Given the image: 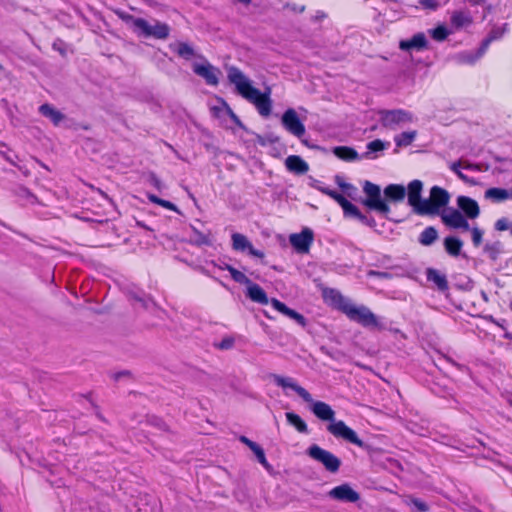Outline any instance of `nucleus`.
I'll use <instances>...</instances> for the list:
<instances>
[{"label":"nucleus","mask_w":512,"mask_h":512,"mask_svg":"<svg viewBox=\"0 0 512 512\" xmlns=\"http://www.w3.org/2000/svg\"><path fill=\"white\" fill-rule=\"evenodd\" d=\"M228 80L235 85L238 93L255 105L259 114L268 117L271 114L272 101L270 99V88L262 93L259 89L251 85L250 80L237 67H231L228 70Z\"/></svg>","instance_id":"obj_1"},{"label":"nucleus","mask_w":512,"mask_h":512,"mask_svg":"<svg viewBox=\"0 0 512 512\" xmlns=\"http://www.w3.org/2000/svg\"><path fill=\"white\" fill-rule=\"evenodd\" d=\"M271 378L274 383L282 388H290L295 391L305 402L312 403L311 410L313 414L322 421H330L332 423L335 420V411L330 405L323 401H313L311 394L302 386L298 385L293 378L284 377L278 374H272Z\"/></svg>","instance_id":"obj_2"},{"label":"nucleus","mask_w":512,"mask_h":512,"mask_svg":"<svg viewBox=\"0 0 512 512\" xmlns=\"http://www.w3.org/2000/svg\"><path fill=\"white\" fill-rule=\"evenodd\" d=\"M363 192L366 195V199L362 201L363 205L370 210L382 214L385 218L390 219L388 217L390 207L382 198L380 186L366 180L363 183Z\"/></svg>","instance_id":"obj_3"},{"label":"nucleus","mask_w":512,"mask_h":512,"mask_svg":"<svg viewBox=\"0 0 512 512\" xmlns=\"http://www.w3.org/2000/svg\"><path fill=\"white\" fill-rule=\"evenodd\" d=\"M450 201V194L447 190L439 186H433L430 189L429 199L424 200V207L422 208L421 216H436L440 215Z\"/></svg>","instance_id":"obj_4"},{"label":"nucleus","mask_w":512,"mask_h":512,"mask_svg":"<svg viewBox=\"0 0 512 512\" xmlns=\"http://www.w3.org/2000/svg\"><path fill=\"white\" fill-rule=\"evenodd\" d=\"M170 27L168 24L154 20L153 23L147 20H137L135 24V34L144 38H155L165 40L170 35Z\"/></svg>","instance_id":"obj_5"},{"label":"nucleus","mask_w":512,"mask_h":512,"mask_svg":"<svg viewBox=\"0 0 512 512\" xmlns=\"http://www.w3.org/2000/svg\"><path fill=\"white\" fill-rule=\"evenodd\" d=\"M306 454L312 460L322 464L323 467L332 474L337 473L340 469V458L317 444L310 445L306 450Z\"/></svg>","instance_id":"obj_6"},{"label":"nucleus","mask_w":512,"mask_h":512,"mask_svg":"<svg viewBox=\"0 0 512 512\" xmlns=\"http://www.w3.org/2000/svg\"><path fill=\"white\" fill-rule=\"evenodd\" d=\"M327 430L336 438H341L349 443H352L360 447L361 449L369 453L372 451V446L362 441L358 437L357 433L353 429L348 427L342 420H334L327 426Z\"/></svg>","instance_id":"obj_7"},{"label":"nucleus","mask_w":512,"mask_h":512,"mask_svg":"<svg viewBox=\"0 0 512 512\" xmlns=\"http://www.w3.org/2000/svg\"><path fill=\"white\" fill-rule=\"evenodd\" d=\"M327 430L336 438H341L349 443H352L360 447L361 449L369 453L372 451V446L362 441L358 437L357 433L353 429L348 427L342 420H334L327 426Z\"/></svg>","instance_id":"obj_8"},{"label":"nucleus","mask_w":512,"mask_h":512,"mask_svg":"<svg viewBox=\"0 0 512 512\" xmlns=\"http://www.w3.org/2000/svg\"><path fill=\"white\" fill-rule=\"evenodd\" d=\"M351 321L360 324L365 328H381V324L377 316L366 306H356L349 310L347 316Z\"/></svg>","instance_id":"obj_9"},{"label":"nucleus","mask_w":512,"mask_h":512,"mask_svg":"<svg viewBox=\"0 0 512 512\" xmlns=\"http://www.w3.org/2000/svg\"><path fill=\"white\" fill-rule=\"evenodd\" d=\"M422 191L423 182L418 179L412 180L406 188L408 204L412 207L413 212L419 216L422 215L425 200L422 198Z\"/></svg>","instance_id":"obj_10"},{"label":"nucleus","mask_w":512,"mask_h":512,"mask_svg":"<svg viewBox=\"0 0 512 512\" xmlns=\"http://www.w3.org/2000/svg\"><path fill=\"white\" fill-rule=\"evenodd\" d=\"M381 124L389 129H395L397 125L411 122V114L402 109L379 111Z\"/></svg>","instance_id":"obj_11"},{"label":"nucleus","mask_w":512,"mask_h":512,"mask_svg":"<svg viewBox=\"0 0 512 512\" xmlns=\"http://www.w3.org/2000/svg\"><path fill=\"white\" fill-rule=\"evenodd\" d=\"M283 127L292 135L301 138L305 134V126L299 119L297 112L289 108L287 109L281 118Z\"/></svg>","instance_id":"obj_12"},{"label":"nucleus","mask_w":512,"mask_h":512,"mask_svg":"<svg viewBox=\"0 0 512 512\" xmlns=\"http://www.w3.org/2000/svg\"><path fill=\"white\" fill-rule=\"evenodd\" d=\"M314 240V233L310 228H304L300 233L291 234L289 242L297 253H308Z\"/></svg>","instance_id":"obj_13"},{"label":"nucleus","mask_w":512,"mask_h":512,"mask_svg":"<svg viewBox=\"0 0 512 512\" xmlns=\"http://www.w3.org/2000/svg\"><path fill=\"white\" fill-rule=\"evenodd\" d=\"M328 496L331 499L345 503H355L360 500V494L348 483H344L332 488L328 492Z\"/></svg>","instance_id":"obj_14"},{"label":"nucleus","mask_w":512,"mask_h":512,"mask_svg":"<svg viewBox=\"0 0 512 512\" xmlns=\"http://www.w3.org/2000/svg\"><path fill=\"white\" fill-rule=\"evenodd\" d=\"M440 216L442 222L448 227L462 229L464 231L470 230V225L466 217L457 209L450 208L448 212L443 211Z\"/></svg>","instance_id":"obj_15"},{"label":"nucleus","mask_w":512,"mask_h":512,"mask_svg":"<svg viewBox=\"0 0 512 512\" xmlns=\"http://www.w3.org/2000/svg\"><path fill=\"white\" fill-rule=\"evenodd\" d=\"M193 72L202 77L208 85L216 86L219 83L221 71L208 62L204 64L195 63Z\"/></svg>","instance_id":"obj_16"},{"label":"nucleus","mask_w":512,"mask_h":512,"mask_svg":"<svg viewBox=\"0 0 512 512\" xmlns=\"http://www.w3.org/2000/svg\"><path fill=\"white\" fill-rule=\"evenodd\" d=\"M232 248L236 251H248L249 255L264 258V252L261 250H257L253 247L248 238L241 233H233L232 236Z\"/></svg>","instance_id":"obj_17"},{"label":"nucleus","mask_w":512,"mask_h":512,"mask_svg":"<svg viewBox=\"0 0 512 512\" xmlns=\"http://www.w3.org/2000/svg\"><path fill=\"white\" fill-rule=\"evenodd\" d=\"M326 295L330 299L334 308L338 309L346 316L349 315V310H352L354 307V304L351 302V300L344 297L338 290L335 289H330Z\"/></svg>","instance_id":"obj_18"},{"label":"nucleus","mask_w":512,"mask_h":512,"mask_svg":"<svg viewBox=\"0 0 512 512\" xmlns=\"http://www.w3.org/2000/svg\"><path fill=\"white\" fill-rule=\"evenodd\" d=\"M326 295L330 299L334 308L338 309L346 316L349 315V310H352L354 307V304L351 302V300L344 297L338 290L335 289H330Z\"/></svg>","instance_id":"obj_19"},{"label":"nucleus","mask_w":512,"mask_h":512,"mask_svg":"<svg viewBox=\"0 0 512 512\" xmlns=\"http://www.w3.org/2000/svg\"><path fill=\"white\" fill-rule=\"evenodd\" d=\"M326 295L330 299L334 308L338 309L346 316L349 315V310H352L354 307V304L351 302V300L344 297L338 290L335 289H330Z\"/></svg>","instance_id":"obj_20"},{"label":"nucleus","mask_w":512,"mask_h":512,"mask_svg":"<svg viewBox=\"0 0 512 512\" xmlns=\"http://www.w3.org/2000/svg\"><path fill=\"white\" fill-rule=\"evenodd\" d=\"M326 295L330 299L334 308L338 309L346 316L349 315V310H352L354 307V304L351 302V300L344 297L338 290L335 289H330Z\"/></svg>","instance_id":"obj_21"},{"label":"nucleus","mask_w":512,"mask_h":512,"mask_svg":"<svg viewBox=\"0 0 512 512\" xmlns=\"http://www.w3.org/2000/svg\"><path fill=\"white\" fill-rule=\"evenodd\" d=\"M457 205L467 218L475 219L480 215V208L477 201L468 196H458Z\"/></svg>","instance_id":"obj_22"},{"label":"nucleus","mask_w":512,"mask_h":512,"mask_svg":"<svg viewBox=\"0 0 512 512\" xmlns=\"http://www.w3.org/2000/svg\"><path fill=\"white\" fill-rule=\"evenodd\" d=\"M271 305L273 306V308L275 310H277L281 314L289 317L290 319L294 320L300 326L305 327L307 325V320L302 314L289 308L286 304H284L280 300H278L276 298H272Z\"/></svg>","instance_id":"obj_23"},{"label":"nucleus","mask_w":512,"mask_h":512,"mask_svg":"<svg viewBox=\"0 0 512 512\" xmlns=\"http://www.w3.org/2000/svg\"><path fill=\"white\" fill-rule=\"evenodd\" d=\"M428 41L424 33L419 32L407 40H402L399 43V48L403 51L417 50L421 51L427 49Z\"/></svg>","instance_id":"obj_24"},{"label":"nucleus","mask_w":512,"mask_h":512,"mask_svg":"<svg viewBox=\"0 0 512 512\" xmlns=\"http://www.w3.org/2000/svg\"><path fill=\"white\" fill-rule=\"evenodd\" d=\"M425 274L427 281L432 282L438 291L447 292L449 290V283L445 274L434 268H427Z\"/></svg>","instance_id":"obj_25"},{"label":"nucleus","mask_w":512,"mask_h":512,"mask_svg":"<svg viewBox=\"0 0 512 512\" xmlns=\"http://www.w3.org/2000/svg\"><path fill=\"white\" fill-rule=\"evenodd\" d=\"M285 166L289 172L297 175L306 174L309 170V165L300 156L290 155L285 159Z\"/></svg>","instance_id":"obj_26"},{"label":"nucleus","mask_w":512,"mask_h":512,"mask_svg":"<svg viewBox=\"0 0 512 512\" xmlns=\"http://www.w3.org/2000/svg\"><path fill=\"white\" fill-rule=\"evenodd\" d=\"M247 297L258 304L267 305L268 303H271V300H269L266 292L264 289L251 281V284H248L247 286Z\"/></svg>","instance_id":"obj_27"},{"label":"nucleus","mask_w":512,"mask_h":512,"mask_svg":"<svg viewBox=\"0 0 512 512\" xmlns=\"http://www.w3.org/2000/svg\"><path fill=\"white\" fill-rule=\"evenodd\" d=\"M383 193L386 201L397 203L404 200L406 188L401 184H389L384 188Z\"/></svg>","instance_id":"obj_28"},{"label":"nucleus","mask_w":512,"mask_h":512,"mask_svg":"<svg viewBox=\"0 0 512 512\" xmlns=\"http://www.w3.org/2000/svg\"><path fill=\"white\" fill-rule=\"evenodd\" d=\"M13 194L18 198L21 205H34L39 203L37 196L23 185L17 186Z\"/></svg>","instance_id":"obj_29"},{"label":"nucleus","mask_w":512,"mask_h":512,"mask_svg":"<svg viewBox=\"0 0 512 512\" xmlns=\"http://www.w3.org/2000/svg\"><path fill=\"white\" fill-rule=\"evenodd\" d=\"M39 112L42 116L49 118L55 126H58L65 119V115L61 111L48 103L42 104L39 107Z\"/></svg>","instance_id":"obj_30"},{"label":"nucleus","mask_w":512,"mask_h":512,"mask_svg":"<svg viewBox=\"0 0 512 512\" xmlns=\"http://www.w3.org/2000/svg\"><path fill=\"white\" fill-rule=\"evenodd\" d=\"M508 30V24L505 23L502 27L493 28L489 35L482 41L480 45V54H485L488 49L490 43L494 40L500 39L504 33Z\"/></svg>","instance_id":"obj_31"},{"label":"nucleus","mask_w":512,"mask_h":512,"mask_svg":"<svg viewBox=\"0 0 512 512\" xmlns=\"http://www.w3.org/2000/svg\"><path fill=\"white\" fill-rule=\"evenodd\" d=\"M445 251L452 257H458L461 254L463 242L461 239L455 236H447L444 239Z\"/></svg>","instance_id":"obj_32"},{"label":"nucleus","mask_w":512,"mask_h":512,"mask_svg":"<svg viewBox=\"0 0 512 512\" xmlns=\"http://www.w3.org/2000/svg\"><path fill=\"white\" fill-rule=\"evenodd\" d=\"M483 251L492 262H496L504 252V245L499 240L491 243L487 242L483 247Z\"/></svg>","instance_id":"obj_33"},{"label":"nucleus","mask_w":512,"mask_h":512,"mask_svg":"<svg viewBox=\"0 0 512 512\" xmlns=\"http://www.w3.org/2000/svg\"><path fill=\"white\" fill-rule=\"evenodd\" d=\"M169 48L175 52L179 57L190 60L195 56L194 48L186 42H178L170 44Z\"/></svg>","instance_id":"obj_34"},{"label":"nucleus","mask_w":512,"mask_h":512,"mask_svg":"<svg viewBox=\"0 0 512 512\" xmlns=\"http://www.w3.org/2000/svg\"><path fill=\"white\" fill-rule=\"evenodd\" d=\"M285 417H286L288 424L295 427V429L299 433H303V434L309 433L307 424L298 414H296L294 412H286Z\"/></svg>","instance_id":"obj_35"},{"label":"nucleus","mask_w":512,"mask_h":512,"mask_svg":"<svg viewBox=\"0 0 512 512\" xmlns=\"http://www.w3.org/2000/svg\"><path fill=\"white\" fill-rule=\"evenodd\" d=\"M438 239V231L433 226L426 227L419 235L418 241L423 246H430Z\"/></svg>","instance_id":"obj_36"},{"label":"nucleus","mask_w":512,"mask_h":512,"mask_svg":"<svg viewBox=\"0 0 512 512\" xmlns=\"http://www.w3.org/2000/svg\"><path fill=\"white\" fill-rule=\"evenodd\" d=\"M333 153L340 159L345 161H355L359 159L357 151L347 146H337L333 149Z\"/></svg>","instance_id":"obj_37"},{"label":"nucleus","mask_w":512,"mask_h":512,"mask_svg":"<svg viewBox=\"0 0 512 512\" xmlns=\"http://www.w3.org/2000/svg\"><path fill=\"white\" fill-rule=\"evenodd\" d=\"M192 233L190 235V242L197 246H211L212 240L209 236V234H205L203 232H200L195 227H192Z\"/></svg>","instance_id":"obj_38"},{"label":"nucleus","mask_w":512,"mask_h":512,"mask_svg":"<svg viewBox=\"0 0 512 512\" xmlns=\"http://www.w3.org/2000/svg\"><path fill=\"white\" fill-rule=\"evenodd\" d=\"M472 22L471 17L462 11H456L451 16V24L454 28L460 29Z\"/></svg>","instance_id":"obj_39"},{"label":"nucleus","mask_w":512,"mask_h":512,"mask_svg":"<svg viewBox=\"0 0 512 512\" xmlns=\"http://www.w3.org/2000/svg\"><path fill=\"white\" fill-rule=\"evenodd\" d=\"M416 131H406L395 136L394 141L397 147L409 146L416 138Z\"/></svg>","instance_id":"obj_40"},{"label":"nucleus","mask_w":512,"mask_h":512,"mask_svg":"<svg viewBox=\"0 0 512 512\" xmlns=\"http://www.w3.org/2000/svg\"><path fill=\"white\" fill-rule=\"evenodd\" d=\"M484 54H480V47L475 53L471 52H462L457 55V60L460 63L473 64L479 58H481Z\"/></svg>","instance_id":"obj_41"},{"label":"nucleus","mask_w":512,"mask_h":512,"mask_svg":"<svg viewBox=\"0 0 512 512\" xmlns=\"http://www.w3.org/2000/svg\"><path fill=\"white\" fill-rule=\"evenodd\" d=\"M390 145L389 142H384L380 139H375L367 144V153L365 154L366 157L369 156L370 153L383 151L386 148H388Z\"/></svg>","instance_id":"obj_42"},{"label":"nucleus","mask_w":512,"mask_h":512,"mask_svg":"<svg viewBox=\"0 0 512 512\" xmlns=\"http://www.w3.org/2000/svg\"><path fill=\"white\" fill-rule=\"evenodd\" d=\"M341 207L343 209L344 216L346 217H353L357 219L358 216L360 215L361 211L359 210V208L356 205L352 204L347 199L342 203Z\"/></svg>","instance_id":"obj_43"},{"label":"nucleus","mask_w":512,"mask_h":512,"mask_svg":"<svg viewBox=\"0 0 512 512\" xmlns=\"http://www.w3.org/2000/svg\"><path fill=\"white\" fill-rule=\"evenodd\" d=\"M429 33L431 37L438 42L444 41L450 34L448 29L443 25H439L436 28L429 30Z\"/></svg>","instance_id":"obj_44"},{"label":"nucleus","mask_w":512,"mask_h":512,"mask_svg":"<svg viewBox=\"0 0 512 512\" xmlns=\"http://www.w3.org/2000/svg\"><path fill=\"white\" fill-rule=\"evenodd\" d=\"M317 189L322 192L323 194L331 197L333 200H335L340 206L342 203L346 200V198L340 194L339 192L332 190L328 187H317Z\"/></svg>","instance_id":"obj_45"},{"label":"nucleus","mask_w":512,"mask_h":512,"mask_svg":"<svg viewBox=\"0 0 512 512\" xmlns=\"http://www.w3.org/2000/svg\"><path fill=\"white\" fill-rule=\"evenodd\" d=\"M251 450L255 454L258 462L262 464L266 469H268L270 467V464L266 459L263 448L260 445L256 444L254 447L251 448Z\"/></svg>","instance_id":"obj_46"},{"label":"nucleus","mask_w":512,"mask_h":512,"mask_svg":"<svg viewBox=\"0 0 512 512\" xmlns=\"http://www.w3.org/2000/svg\"><path fill=\"white\" fill-rule=\"evenodd\" d=\"M230 275L232 279L239 284L247 286L248 284H251V280L243 272L237 270L236 268L230 270Z\"/></svg>","instance_id":"obj_47"},{"label":"nucleus","mask_w":512,"mask_h":512,"mask_svg":"<svg viewBox=\"0 0 512 512\" xmlns=\"http://www.w3.org/2000/svg\"><path fill=\"white\" fill-rule=\"evenodd\" d=\"M472 234V243L475 247H478L482 243L483 231L478 227L470 228Z\"/></svg>","instance_id":"obj_48"},{"label":"nucleus","mask_w":512,"mask_h":512,"mask_svg":"<svg viewBox=\"0 0 512 512\" xmlns=\"http://www.w3.org/2000/svg\"><path fill=\"white\" fill-rule=\"evenodd\" d=\"M410 505H412L418 512H427L429 510V506L418 498H411Z\"/></svg>","instance_id":"obj_49"},{"label":"nucleus","mask_w":512,"mask_h":512,"mask_svg":"<svg viewBox=\"0 0 512 512\" xmlns=\"http://www.w3.org/2000/svg\"><path fill=\"white\" fill-rule=\"evenodd\" d=\"M234 338L232 337H225L223 338L219 343L215 344V347L220 350H228L231 349L234 346Z\"/></svg>","instance_id":"obj_50"},{"label":"nucleus","mask_w":512,"mask_h":512,"mask_svg":"<svg viewBox=\"0 0 512 512\" xmlns=\"http://www.w3.org/2000/svg\"><path fill=\"white\" fill-rule=\"evenodd\" d=\"M494 228L495 230L497 231H505V230H508L511 228V222L509 221V219L503 217V218H500L498 219L495 224H494Z\"/></svg>","instance_id":"obj_51"},{"label":"nucleus","mask_w":512,"mask_h":512,"mask_svg":"<svg viewBox=\"0 0 512 512\" xmlns=\"http://www.w3.org/2000/svg\"><path fill=\"white\" fill-rule=\"evenodd\" d=\"M363 225H366L370 228L376 227V221L372 216H368L360 212V215L357 218Z\"/></svg>","instance_id":"obj_52"},{"label":"nucleus","mask_w":512,"mask_h":512,"mask_svg":"<svg viewBox=\"0 0 512 512\" xmlns=\"http://www.w3.org/2000/svg\"><path fill=\"white\" fill-rule=\"evenodd\" d=\"M419 4L422 8L428 10H436L439 7L438 0H419Z\"/></svg>","instance_id":"obj_53"},{"label":"nucleus","mask_w":512,"mask_h":512,"mask_svg":"<svg viewBox=\"0 0 512 512\" xmlns=\"http://www.w3.org/2000/svg\"><path fill=\"white\" fill-rule=\"evenodd\" d=\"M461 162L456 161L450 164V169L453 171L461 180L467 181V176L460 171Z\"/></svg>","instance_id":"obj_54"},{"label":"nucleus","mask_w":512,"mask_h":512,"mask_svg":"<svg viewBox=\"0 0 512 512\" xmlns=\"http://www.w3.org/2000/svg\"><path fill=\"white\" fill-rule=\"evenodd\" d=\"M133 299L138 302L144 309H148L151 305H154V302L150 298L135 295L133 296Z\"/></svg>","instance_id":"obj_55"},{"label":"nucleus","mask_w":512,"mask_h":512,"mask_svg":"<svg viewBox=\"0 0 512 512\" xmlns=\"http://www.w3.org/2000/svg\"><path fill=\"white\" fill-rule=\"evenodd\" d=\"M120 17L126 22L130 23L133 31L135 32V24L137 20H143L144 18H137L130 14H121Z\"/></svg>","instance_id":"obj_56"},{"label":"nucleus","mask_w":512,"mask_h":512,"mask_svg":"<svg viewBox=\"0 0 512 512\" xmlns=\"http://www.w3.org/2000/svg\"><path fill=\"white\" fill-rule=\"evenodd\" d=\"M160 206H161V207H164V208H166V209H169V210L175 211V212H177L178 214H181V211L178 209V207H177L174 203H172V202H170V201H168V200H164V199H162V200H161V204H160Z\"/></svg>","instance_id":"obj_57"},{"label":"nucleus","mask_w":512,"mask_h":512,"mask_svg":"<svg viewBox=\"0 0 512 512\" xmlns=\"http://www.w3.org/2000/svg\"><path fill=\"white\" fill-rule=\"evenodd\" d=\"M336 181L338 183V185L345 191H348V190H356V188L352 185V184H349V183H345V182H342L340 181V177L337 176L336 177Z\"/></svg>","instance_id":"obj_58"},{"label":"nucleus","mask_w":512,"mask_h":512,"mask_svg":"<svg viewBox=\"0 0 512 512\" xmlns=\"http://www.w3.org/2000/svg\"><path fill=\"white\" fill-rule=\"evenodd\" d=\"M150 183L157 189H161L162 182L156 175L152 174L150 176Z\"/></svg>","instance_id":"obj_59"},{"label":"nucleus","mask_w":512,"mask_h":512,"mask_svg":"<svg viewBox=\"0 0 512 512\" xmlns=\"http://www.w3.org/2000/svg\"><path fill=\"white\" fill-rule=\"evenodd\" d=\"M228 113L236 125H238L239 127H243L241 120L230 108H228Z\"/></svg>","instance_id":"obj_60"},{"label":"nucleus","mask_w":512,"mask_h":512,"mask_svg":"<svg viewBox=\"0 0 512 512\" xmlns=\"http://www.w3.org/2000/svg\"><path fill=\"white\" fill-rule=\"evenodd\" d=\"M239 440L244 443L245 445H247L250 449L252 447H254L257 443L250 440L249 438H247L246 436H240Z\"/></svg>","instance_id":"obj_61"},{"label":"nucleus","mask_w":512,"mask_h":512,"mask_svg":"<svg viewBox=\"0 0 512 512\" xmlns=\"http://www.w3.org/2000/svg\"><path fill=\"white\" fill-rule=\"evenodd\" d=\"M148 199H149L150 202H152L154 204H157L159 206H160L161 200H162V198H160V197H158V196H156L154 194H149L148 195Z\"/></svg>","instance_id":"obj_62"},{"label":"nucleus","mask_w":512,"mask_h":512,"mask_svg":"<svg viewBox=\"0 0 512 512\" xmlns=\"http://www.w3.org/2000/svg\"><path fill=\"white\" fill-rule=\"evenodd\" d=\"M216 266L220 270H227L229 273H230V270L234 268L233 266H231L230 264L225 263V262H222L221 264H217Z\"/></svg>","instance_id":"obj_63"},{"label":"nucleus","mask_w":512,"mask_h":512,"mask_svg":"<svg viewBox=\"0 0 512 512\" xmlns=\"http://www.w3.org/2000/svg\"><path fill=\"white\" fill-rule=\"evenodd\" d=\"M326 15L323 13V12H317V14L315 15V20H321L325 17Z\"/></svg>","instance_id":"obj_64"}]
</instances>
